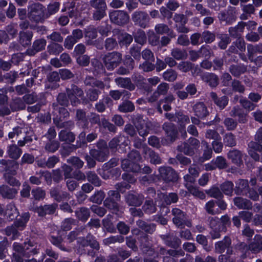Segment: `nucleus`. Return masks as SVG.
Masks as SVG:
<instances>
[{"label":"nucleus","instance_id":"f257e3e1","mask_svg":"<svg viewBox=\"0 0 262 262\" xmlns=\"http://www.w3.org/2000/svg\"><path fill=\"white\" fill-rule=\"evenodd\" d=\"M255 140L259 143L255 142H250L248 144V153L250 156L255 161L259 159V156L258 152H261L262 151V128L258 129L255 135Z\"/></svg>","mask_w":262,"mask_h":262},{"label":"nucleus","instance_id":"f03ea898","mask_svg":"<svg viewBox=\"0 0 262 262\" xmlns=\"http://www.w3.org/2000/svg\"><path fill=\"white\" fill-rule=\"evenodd\" d=\"M121 55L119 53L113 52L106 55L103 58L104 64L108 70L116 68L121 61Z\"/></svg>","mask_w":262,"mask_h":262},{"label":"nucleus","instance_id":"7ed1b4c3","mask_svg":"<svg viewBox=\"0 0 262 262\" xmlns=\"http://www.w3.org/2000/svg\"><path fill=\"white\" fill-rule=\"evenodd\" d=\"M29 17L36 21H40L44 16V8L39 3L32 4L29 7Z\"/></svg>","mask_w":262,"mask_h":262},{"label":"nucleus","instance_id":"20e7f679","mask_svg":"<svg viewBox=\"0 0 262 262\" xmlns=\"http://www.w3.org/2000/svg\"><path fill=\"white\" fill-rule=\"evenodd\" d=\"M109 16L112 22L119 25L125 24L129 20L128 15L123 11H113L110 13Z\"/></svg>","mask_w":262,"mask_h":262},{"label":"nucleus","instance_id":"39448f33","mask_svg":"<svg viewBox=\"0 0 262 262\" xmlns=\"http://www.w3.org/2000/svg\"><path fill=\"white\" fill-rule=\"evenodd\" d=\"M207 138L214 139L212 142V147L214 151L216 153L220 152L222 150L223 145L221 142V138L218 133L214 130H208L206 134Z\"/></svg>","mask_w":262,"mask_h":262},{"label":"nucleus","instance_id":"423d86ee","mask_svg":"<svg viewBox=\"0 0 262 262\" xmlns=\"http://www.w3.org/2000/svg\"><path fill=\"white\" fill-rule=\"evenodd\" d=\"M159 172L161 178L166 181H174L178 179L177 174L171 167H160Z\"/></svg>","mask_w":262,"mask_h":262},{"label":"nucleus","instance_id":"0eeeda50","mask_svg":"<svg viewBox=\"0 0 262 262\" xmlns=\"http://www.w3.org/2000/svg\"><path fill=\"white\" fill-rule=\"evenodd\" d=\"M172 214L174 215L173 222L174 224L177 226L180 227L184 224H186L187 226H191V223L189 222H185V215L179 209H173L172 210Z\"/></svg>","mask_w":262,"mask_h":262},{"label":"nucleus","instance_id":"6e6552de","mask_svg":"<svg viewBox=\"0 0 262 262\" xmlns=\"http://www.w3.org/2000/svg\"><path fill=\"white\" fill-rule=\"evenodd\" d=\"M68 96L72 105H76L82 99L83 92L78 87L74 86L72 91L68 92Z\"/></svg>","mask_w":262,"mask_h":262},{"label":"nucleus","instance_id":"1a4fd4ad","mask_svg":"<svg viewBox=\"0 0 262 262\" xmlns=\"http://www.w3.org/2000/svg\"><path fill=\"white\" fill-rule=\"evenodd\" d=\"M133 20L143 28L146 27L148 21L147 14L142 12H136L132 16Z\"/></svg>","mask_w":262,"mask_h":262},{"label":"nucleus","instance_id":"9d476101","mask_svg":"<svg viewBox=\"0 0 262 262\" xmlns=\"http://www.w3.org/2000/svg\"><path fill=\"white\" fill-rule=\"evenodd\" d=\"M249 250L253 253H257L262 251V236L256 234L252 242L248 246Z\"/></svg>","mask_w":262,"mask_h":262},{"label":"nucleus","instance_id":"9b49d317","mask_svg":"<svg viewBox=\"0 0 262 262\" xmlns=\"http://www.w3.org/2000/svg\"><path fill=\"white\" fill-rule=\"evenodd\" d=\"M122 167L125 171H132L133 172H138L140 170V166L138 164H133L130 159H124L122 161Z\"/></svg>","mask_w":262,"mask_h":262},{"label":"nucleus","instance_id":"f8f14e48","mask_svg":"<svg viewBox=\"0 0 262 262\" xmlns=\"http://www.w3.org/2000/svg\"><path fill=\"white\" fill-rule=\"evenodd\" d=\"M0 193L4 198H13L17 193V190L14 188H9L7 186L0 187Z\"/></svg>","mask_w":262,"mask_h":262},{"label":"nucleus","instance_id":"ddd939ff","mask_svg":"<svg viewBox=\"0 0 262 262\" xmlns=\"http://www.w3.org/2000/svg\"><path fill=\"white\" fill-rule=\"evenodd\" d=\"M193 109L196 116L201 118L206 117L208 114L206 106L203 103L196 104Z\"/></svg>","mask_w":262,"mask_h":262},{"label":"nucleus","instance_id":"4468645a","mask_svg":"<svg viewBox=\"0 0 262 262\" xmlns=\"http://www.w3.org/2000/svg\"><path fill=\"white\" fill-rule=\"evenodd\" d=\"M234 203L239 209H248L252 207V204L249 200L240 197L235 198Z\"/></svg>","mask_w":262,"mask_h":262},{"label":"nucleus","instance_id":"2eb2a0df","mask_svg":"<svg viewBox=\"0 0 262 262\" xmlns=\"http://www.w3.org/2000/svg\"><path fill=\"white\" fill-rule=\"evenodd\" d=\"M230 114L232 116L238 117V121L241 123H245L247 121V114L243 113V111L239 107H235L231 111Z\"/></svg>","mask_w":262,"mask_h":262},{"label":"nucleus","instance_id":"dca6fc26","mask_svg":"<svg viewBox=\"0 0 262 262\" xmlns=\"http://www.w3.org/2000/svg\"><path fill=\"white\" fill-rule=\"evenodd\" d=\"M211 96L214 100L215 103L221 109L224 108L228 102V99L226 96H223L217 98L216 94L211 93Z\"/></svg>","mask_w":262,"mask_h":262},{"label":"nucleus","instance_id":"f3484780","mask_svg":"<svg viewBox=\"0 0 262 262\" xmlns=\"http://www.w3.org/2000/svg\"><path fill=\"white\" fill-rule=\"evenodd\" d=\"M165 116L167 118H168L169 120H172V118H173V120L177 121L179 122H182V123H187L189 122V118L187 116L184 115L181 113H179L177 114V116L174 117L172 115L170 114H167L166 113L165 114Z\"/></svg>","mask_w":262,"mask_h":262},{"label":"nucleus","instance_id":"a211bd4d","mask_svg":"<svg viewBox=\"0 0 262 262\" xmlns=\"http://www.w3.org/2000/svg\"><path fill=\"white\" fill-rule=\"evenodd\" d=\"M55 208V206L53 205H45L43 207H40L37 208V211L39 215L43 216L46 214L53 213Z\"/></svg>","mask_w":262,"mask_h":262},{"label":"nucleus","instance_id":"6ab92c4d","mask_svg":"<svg viewBox=\"0 0 262 262\" xmlns=\"http://www.w3.org/2000/svg\"><path fill=\"white\" fill-rule=\"evenodd\" d=\"M125 64L127 65V68H124L121 67L118 69V72L120 74L124 75L127 74L130 70L133 69V60L129 56L126 57L125 59Z\"/></svg>","mask_w":262,"mask_h":262},{"label":"nucleus","instance_id":"aec40b11","mask_svg":"<svg viewBox=\"0 0 262 262\" xmlns=\"http://www.w3.org/2000/svg\"><path fill=\"white\" fill-rule=\"evenodd\" d=\"M228 158L231 159L233 163L239 165L242 162L241 153L238 150L230 151L228 154Z\"/></svg>","mask_w":262,"mask_h":262},{"label":"nucleus","instance_id":"412c9836","mask_svg":"<svg viewBox=\"0 0 262 262\" xmlns=\"http://www.w3.org/2000/svg\"><path fill=\"white\" fill-rule=\"evenodd\" d=\"M186 186L187 188L189 191L193 195L197 196L200 198L201 199H205V194L203 192L200 191L196 187H194L193 185H192L191 184L187 183L186 184Z\"/></svg>","mask_w":262,"mask_h":262},{"label":"nucleus","instance_id":"4be33fe9","mask_svg":"<svg viewBox=\"0 0 262 262\" xmlns=\"http://www.w3.org/2000/svg\"><path fill=\"white\" fill-rule=\"evenodd\" d=\"M60 140L67 142H72L75 140V136L73 133L66 130H61L59 134Z\"/></svg>","mask_w":262,"mask_h":262},{"label":"nucleus","instance_id":"5701e85b","mask_svg":"<svg viewBox=\"0 0 262 262\" xmlns=\"http://www.w3.org/2000/svg\"><path fill=\"white\" fill-rule=\"evenodd\" d=\"M164 128L170 141L174 140L177 136V131L173 126L170 124L165 123L164 125Z\"/></svg>","mask_w":262,"mask_h":262},{"label":"nucleus","instance_id":"b1692460","mask_svg":"<svg viewBox=\"0 0 262 262\" xmlns=\"http://www.w3.org/2000/svg\"><path fill=\"white\" fill-rule=\"evenodd\" d=\"M230 244V239L229 238H225L224 241L216 243L215 249L219 252L222 253L225 248L229 247Z\"/></svg>","mask_w":262,"mask_h":262},{"label":"nucleus","instance_id":"393cba45","mask_svg":"<svg viewBox=\"0 0 262 262\" xmlns=\"http://www.w3.org/2000/svg\"><path fill=\"white\" fill-rule=\"evenodd\" d=\"M8 154L10 157L16 159L20 157L21 151L16 145H12L8 147Z\"/></svg>","mask_w":262,"mask_h":262},{"label":"nucleus","instance_id":"a878e982","mask_svg":"<svg viewBox=\"0 0 262 262\" xmlns=\"http://www.w3.org/2000/svg\"><path fill=\"white\" fill-rule=\"evenodd\" d=\"M91 4L95 10H106L107 6L104 0H92Z\"/></svg>","mask_w":262,"mask_h":262},{"label":"nucleus","instance_id":"bb28decb","mask_svg":"<svg viewBox=\"0 0 262 262\" xmlns=\"http://www.w3.org/2000/svg\"><path fill=\"white\" fill-rule=\"evenodd\" d=\"M5 213L10 220H13L18 215L17 210L15 207L12 204H9L7 206Z\"/></svg>","mask_w":262,"mask_h":262},{"label":"nucleus","instance_id":"cd10ccee","mask_svg":"<svg viewBox=\"0 0 262 262\" xmlns=\"http://www.w3.org/2000/svg\"><path fill=\"white\" fill-rule=\"evenodd\" d=\"M118 39L121 45L127 46L132 42L133 37L128 34L122 33L119 34Z\"/></svg>","mask_w":262,"mask_h":262},{"label":"nucleus","instance_id":"c85d7f7f","mask_svg":"<svg viewBox=\"0 0 262 262\" xmlns=\"http://www.w3.org/2000/svg\"><path fill=\"white\" fill-rule=\"evenodd\" d=\"M32 34L30 32H23L20 33V41L23 46H27L31 43Z\"/></svg>","mask_w":262,"mask_h":262},{"label":"nucleus","instance_id":"c756f323","mask_svg":"<svg viewBox=\"0 0 262 262\" xmlns=\"http://www.w3.org/2000/svg\"><path fill=\"white\" fill-rule=\"evenodd\" d=\"M91 155L96 160L99 161H104L106 160V154L101 150H92L90 152Z\"/></svg>","mask_w":262,"mask_h":262},{"label":"nucleus","instance_id":"7c9ffc66","mask_svg":"<svg viewBox=\"0 0 262 262\" xmlns=\"http://www.w3.org/2000/svg\"><path fill=\"white\" fill-rule=\"evenodd\" d=\"M247 49L249 58H251L254 54L262 53V45L256 46L248 45Z\"/></svg>","mask_w":262,"mask_h":262},{"label":"nucleus","instance_id":"2f4dec72","mask_svg":"<svg viewBox=\"0 0 262 262\" xmlns=\"http://www.w3.org/2000/svg\"><path fill=\"white\" fill-rule=\"evenodd\" d=\"M76 214L79 220L85 221L90 216V212L86 208H81L76 212Z\"/></svg>","mask_w":262,"mask_h":262},{"label":"nucleus","instance_id":"473e14b6","mask_svg":"<svg viewBox=\"0 0 262 262\" xmlns=\"http://www.w3.org/2000/svg\"><path fill=\"white\" fill-rule=\"evenodd\" d=\"M189 171L190 174L192 176H190L189 175H186L184 176V179L186 181H187V183L191 184L194 182V177L197 176L199 174V172L197 169L195 167H190L189 169Z\"/></svg>","mask_w":262,"mask_h":262},{"label":"nucleus","instance_id":"72a5a7b5","mask_svg":"<svg viewBox=\"0 0 262 262\" xmlns=\"http://www.w3.org/2000/svg\"><path fill=\"white\" fill-rule=\"evenodd\" d=\"M117 84L122 88L131 89V82L129 79L119 78L115 79Z\"/></svg>","mask_w":262,"mask_h":262},{"label":"nucleus","instance_id":"f704fd0d","mask_svg":"<svg viewBox=\"0 0 262 262\" xmlns=\"http://www.w3.org/2000/svg\"><path fill=\"white\" fill-rule=\"evenodd\" d=\"M135 41L140 45L144 44L146 40V35L142 30H139L135 35Z\"/></svg>","mask_w":262,"mask_h":262},{"label":"nucleus","instance_id":"c9c22d12","mask_svg":"<svg viewBox=\"0 0 262 262\" xmlns=\"http://www.w3.org/2000/svg\"><path fill=\"white\" fill-rule=\"evenodd\" d=\"M177 73L172 70H167L163 73V78L165 80L172 81L176 79Z\"/></svg>","mask_w":262,"mask_h":262},{"label":"nucleus","instance_id":"e433bc0d","mask_svg":"<svg viewBox=\"0 0 262 262\" xmlns=\"http://www.w3.org/2000/svg\"><path fill=\"white\" fill-rule=\"evenodd\" d=\"M205 78L211 86L214 87L217 85V78L216 75L207 74L205 76Z\"/></svg>","mask_w":262,"mask_h":262},{"label":"nucleus","instance_id":"4c0bfd02","mask_svg":"<svg viewBox=\"0 0 262 262\" xmlns=\"http://www.w3.org/2000/svg\"><path fill=\"white\" fill-rule=\"evenodd\" d=\"M120 111L122 112H131L134 110L133 104L130 101L123 102L119 107Z\"/></svg>","mask_w":262,"mask_h":262},{"label":"nucleus","instance_id":"58836bf2","mask_svg":"<svg viewBox=\"0 0 262 262\" xmlns=\"http://www.w3.org/2000/svg\"><path fill=\"white\" fill-rule=\"evenodd\" d=\"M126 201L129 205L132 206H140L142 202L140 200L133 194H128L126 197Z\"/></svg>","mask_w":262,"mask_h":262},{"label":"nucleus","instance_id":"ea45409f","mask_svg":"<svg viewBox=\"0 0 262 262\" xmlns=\"http://www.w3.org/2000/svg\"><path fill=\"white\" fill-rule=\"evenodd\" d=\"M88 180L95 186H98L100 185V180L94 172H89L87 173Z\"/></svg>","mask_w":262,"mask_h":262},{"label":"nucleus","instance_id":"a19ab883","mask_svg":"<svg viewBox=\"0 0 262 262\" xmlns=\"http://www.w3.org/2000/svg\"><path fill=\"white\" fill-rule=\"evenodd\" d=\"M145 154L146 156L148 155L150 157L151 162L156 164H159L161 162L160 157L152 150L148 149L146 151Z\"/></svg>","mask_w":262,"mask_h":262},{"label":"nucleus","instance_id":"79ce46f5","mask_svg":"<svg viewBox=\"0 0 262 262\" xmlns=\"http://www.w3.org/2000/svg\"><path fill=\"white\" fill-rule=\"evenodd\" d=\"M143 209L148 213H152L156 211V208L152 201H147L143 206Z\"/></svg>","mask_w":262,"mask_h":262},{"label":"nucleus","instance_id":"37998d69","mask_svg":"<svg viewBox=\"0 0 262 262\" xmlns=\"http://www.w3.org/2000/svg\"><path fill=\"white\" fill-rule=\"evenodd\" d=\"M233 187V184L232 183L226 182L222 185L221 189L226 194L230 195L232 192Z\"/></svg>","mask_w":262,"mask_h":262},{"label":"nucleus","instance_id":"c03bdc74","mask_svg":"<svg viewBox=\"0 0 262 262\" xmlns=\"http://www.w3.org/2000/svg\"><path fill=\"white\" fill-rule=\"evenodd\" d=\"M68 162L76 168H80L83 165V162L77 157H72L68 160Z\"/></svg>","mask_w":262,"mask_h":262},{"label":"nucleus","instance_id":"a18cd8bd","mask_svg":"<svg viewBox=\"0 0 262 262\" xmlns=\"http://www.w3.org/2000/svg\"><path fill=\"white\" fill-rule=\"evenodd\" d=\"M128 158L133 164H137L136 162L140 160L141 157L138 151L133 150L129 154Z\"/></svg>","mask_w":262,"mask_h":262},{"label":"nucleus","instance_id":"49530a36","mask_svg":"<svg viewBox=\"0 0 262 262\" xmlns=\"http://www.w3.org/2000/svg\"><path fill=\"white\" fill-rule=\"evenodd\" d=\"M207 193L211 196L216 199H220L223 195L219 188L213 187L207 191Z\"/></svg>","mask_w":262,"mask_h":262},{"label":"nucleus","instance_id":"de8ad7c7","mask_svg":"<svg viewBox=\"0 0 262 262\" xmlns=\"http://www.w3.org/2000/svg\"><path fill=\"white\" fill-rule=\"evenodd\" d=\"M215 168L223 169L226 167V162L224 158L222 157H217L215 161H214Z\"/></svg>","mask_w":262,"mask_h":262},{"label":"nucleus","instance_id":"09e8293b","mask_svg":"<svg viewBox=\"0 0 262 262\" xmlns=\"http://www.w3.org/2000/svg\"><path fill=\"white\" fill-rule=\"evenodd\" d=\"M46 41L44 39L37 40L34 42L33 47L37 51H40L45 48Z\"/></svg>","mask_w":262,"mask_h":262},{"label":"nucleus","instance_id":"8fccbe9b","mask_svg":"<svg viewBox=\"0 0 262 262\" xmlns=\"http://www.w3.org/2000/svg\"><path fill=\"white\" fill-rule=\"evenodd\" d=\"M63 50L62 46L57 43H53L49 46V51L51 53L57 54L61 52Z\"/></svg>","mask_w":262,"mask_h":262},{"label":"nucleus","instance_id":"3c124183","mask_svg":"<svg viewBox=\"0 0 262 262\" xmlns=\"http://www.w3.org/2000/svg\"><path fill=\"white\" fill-rule=\"evenodd\" d=\"M225 143L229 146H233L235 145V140L233 135L231 134H227L224 138Z\"/></svg>","mask_w":262,"mask_h":262},{"label":"nucleus","instance_id":"603ef678","mask_svg":"<svg viewBox=\"0 0 262 262\" xmlns=\"http://www.w3.org/2000/svg\"><path fill=\"white\" fill-rule=\"evenodd\" d=\"M155 30L158 34L168 33L169 29L167 26L164 24H158L155 26Z\"/></svg>","mask_w":262,"mask_h":262},{"label":"nucleus","instance_id":"864d4df0","mask_svg":"<svg viewBox=\"0 0 262 262\" xmlns=\"http://www.w3.org/2000/svg\"><path fill=\"white\" fill-rule=\"evenodd\" d=\"M32 193L36 200H40L44 198L45 195V192L40 188L33 189Z\"/></svg>","mask_w":262,"mask_h":262},{"label":"nucleus","instance_id":"5fc2aeb1","mask_svg":"<svg viewBox=\"0 0 262 262\" xmlns=\"http://www.w3.org/2000/svg\"><path fill=\"white\" fill-rule=\"evenodd\" d=\"M202 38L205 42L207 43H210L214 40L215 36L213 34L207 31L203 32L202 34Z\"/></svg>","mask_w":262,"mask_h":262},{"label":"nucleus","instance_id":"6e6d98bb","mask_svg":"<svg viewBox=\"0 0 262 262\" xmlns=\"http://www.w3.org/2000/svg\"><path fill=\"white\" fill-rule=\"evenodd\" d=\"M208 52V51L206 48H202L200 52L191 51L190 52V58L192 60H195L200 57V54H204Z\"/></svg>","mask_w":262,"mask_h":262},{"label":"nucleus","instance_id":"4d7b16f0","mask_svg":"<svg viewBox=\"0 0 262 262\" xmlns=\"http://www.w3.org/2000/svg\"><path fill=\"white\" fill-rule=\"evenodd\" d=\"M104 196L102 192L99 191L96 193L91 198V200L96 203H100L104 199Z\"/></svg>","mask_w":262,"mask_h":262},{"label":"nucleus","instance_id":"13d9d810","mask_svg":"<svg viewBox=\"0 0 262 262\" xmlns=\"http://www.w3.org/2000/svg\"><path fill=\"white\" fill-rule=\"evenodd\" d=\"M173 19L176 23H179L180 25H184L187 21L186 17L183 14H176Z\"/></svg>","mask_w":262,"mask_h":262},{"label":"nucleus","instance_id":"bf43d9fd","mask_svg":"<svg viewBox=\"0 0 262 262\" xmlns=\"http://www.w3.org/2000/svg\"><path fill=\"white\" fill-rule=\"evenodd\" d=\"M240 102L242 106L246 109L248 110L249 111H252L254 109L255 107V105L253 103L250 102L247 100L242 99L240 100Z\"/></svg>","mask_w":262,"mask_h":262},{"label":"nucleus","instance_id":"052dcab7","mask_svg":"<svg viewBox=\"0 0 262 262\" xmlns=\"http://www.w3.org/2000/svg\"><path fill=\"white\" fill-rule=\"evenodd\" d=\"M172 56L176 59L179 60L184 58L185 54L184 52L178 49H173L171 52Z\"/></svg>","mask_w":262,"mask_h":262},{"label":"nucleus","instance_id":"680f3d73","mask_svg":"<svg viewBox=\"0 0 262 262\" xmlns=\"http://www.w3.org/2000/svg\"><path fill=\"white\" fill-rule=\"evenodd\" d=\"M225 125L229 130L234 129L236 126V122L232 119L227 118L224 121Z\"/></svg>","mask_w":262,"mask_h":262},{"label":"nucleus","instance_id":"e2e57ef3","mask_svg":"<svg viewBox=\"0 0 262 262\" xmlns=\"http://www.w3.org/2000/svg\"><path fill=\"white\" fill-rule=\"evenodd\" d=\"M59 147V143L57 142H50L46 146V149L50 152L55 151Z\"/></svg>","mask_w":262,"mask_h":262},{"label":"nucleus","instance_id":"0e129e2a","mask_svg":"<svg viewBox=\"0 0 262 262\" xmlns=\"http://www.w3.org/2000/svg\"><path fill=\"white\" fill-rule=\"evenodd\" d=\"M74 224V220L71 219H67L62 223L61 227L64 230H69L71 229Z\"/></svg>","mask_w":262,"mask_h":262},{"label":"nucleus","instance_id":"69168bd1","mask_svg":"<svg viewBox=\"0 0 262 262\" xmlns=\"http://www.w3.org/2000/svg\"><path fill=\"white\" fill-rule=\"evenodd\" d=\"M178 200V196L176 193H169L168 196L165 198V201L166 204H170L172 203H176Z\"/></svg>","mask_w":262,"mask_h":262},{"label":"nucleus","instance_id":"338daca9","mask_svg":"<svg viewBox=\"0 0 262 262\" xmlns=\"http://www.w3.org/2000/svg\"><path fill=\"white\" fill-rule=\"evenodd\" d=\"M76 42V40L73 39L72 36H68L65 40L64 46L66 48L71 49Z\"/></svg>","mask_w":262,"mask_h":262},{"label":"nucleus","instance_id":"774afa93","mask_svg":"<svg viewBox=\"0 0 262 262\" xmlns=\"http://www.w3.org/2000/svg\"><path fill=\"white\" fill-rule=\"evenodd\" d=\"M252 215V213L248 211H241L239 213V217L246 222L250 221Z\"/></svg>","mask_w":262,"mask_h":262}]
</instances>
